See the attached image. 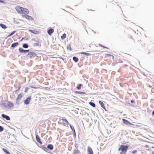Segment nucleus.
Here are the masks:
<instances>
[{"label":"nucleus","mask_w":154,"mask_h":154,"mask_svg":"<svg viewBox=\"0 0 154 154\" xmlns=\"http://www.w3.org/2000/svg\"><path fill=\"white\" fill-rule=\"evenodd\" d=\"M31 99V97H29L26 100H24V103L26 104H28L29 103Z\"/></svg>","instance_id":"obj_4"},{"label":"nucleus","mask_w":154,"mask_h":154,"mask_svg":"<svg viewBox=\"0 0 154 154\" xmlns=\"http://www.w3.org/2000/svg\"><path fill=\"white\" fill-rule=\"evenodd\" d=\"M129 146L128 145H121L120 147L118 149V151H122L120 153L121 154H126Z\"/></svg>","instance_id":"obj_2"},{"label":"nucleus","mask_w":154,"mask_h":154,"mask_svg":"<svg viewBox=\"0 0 154 154\" xmlns=\"http://www.w3.org/2000/svg\"><path fill=\"white\" fill-rule=\"evenodd\" d=\"M137 152V151L136 150H135L133 151L132 152V153L133 154H135V153H136Z\"/></svg>","instance_id":"obj_35"},{"label":"nucleus","mask_w":154,"mask_h":154,"mask_svg":"<svg viewBox=\"0 0 154 154\" xmlns=\"http://www.w3.org/2000/svg\"><path fill=\"white\" fill-rule=\"evenodd\" d=\"M99 103L100 104V105L104 109H105V106H104V105L103 103L101 101H99Z\"/></svg>","instance_id":"obj_17"},{"label":"nucleus","mask_w":154,"mask_h":154,"mask_svg":"<svg viewBox=\"0 0 154 154\" xmlns=\"http://www.w3.org/2000/svg\"><path fill=\"white\" fill-rule=\"evenodd\" d=\"M28 89H29L27 87H26L25 90V91H24L26 93L28 91Z\"/></svg>","instance_id":"obj_34"},{"label":"nucleus","mask_w":154,"mask_h":154,"mask_svg":"<svg viewBox=\"0 0 154 154\" xmlns=\"http://www.w3.org/2000/svg\"><path fill=\"white\" fill-rule=\"evenodd\" d=\"M105 57L107 58L110 57V59H111L112 60L114 59V57L113 55L109 54H105Z\"/></svg>","instance_id":"obj_9"},{"label":"nucleus","mask_w":154,"mask_h":154,"mask_svg":"<svg viewBox=\"0 0 154 154\" xmlns=\"http://www.w3.org/2000/svg\"><path fill=\"white\" fill-rule=\"evenodd\" d=\"M24 17H25V18L29 20H33V18L30 16L29 15H26L24 16Z\"/></svg>","instance_id":"obj_12"},{"label":"nucleus","mask_w":154,"mask_h":154,"mask_svg":"<svg viewBox=\"0 0 154 154\" xmlns=\"http://www.w3.org/2000/svg\"><path fill=\"white\" fill-rule=\"evenodd\" d=\"M73 154H81L79 150L78 149H75L73 152Z\"/></svg>","instance_id":"obj_15"},{"label":"nucleus","mask_w":154,"mask_h":154,"mask_svg":"<svg viewBox=\"0 0 154 154\" xmlns=\"http://www.w3.org/2000/svg\"><path fill=\"white\" fill-rule=\"evenodd\" d=\"M73 60L75 62H77L78 61V58L75 57H73Z\"/></svg>","instance_id":"obj_23"},{"label":"nucleus","mask_w":154,"mask_h":154,"mask_svg":"<svg viewBox=\"0 0 154 154\" xmlns=\"http://www.w3.org/2000/svg\"><path fill=\"white\" fill-rule=\"evenodd\" d=\"M19 50L21 53H25L29 52V50H24L22 49L21 48H19Z\"/></svg>","instance_id":"obj_8"},{"label":"nucleus","mask_w":154,"mask_h":154,"mask_svg":"<svg viewBox=\"0 0 154 154\" xmlns=\"http://www.w3.org/2000/svg\"><path fill=\"white\" fill-rule=\"evenodd\" d=\"M82 85L81 84H79L78 86H77L76 88L77 89L79 90L81 88V87Z\"/></svg>","instance_id":"obj_31"},{"label":"nucleus","mask_w":154,"mask_h":154,"mask_svg":"<svg viewBox=\"0 0 154 154\" xmlns=\"http://www.w3.org/2000/svg\"><path fill=\"white\" fill-rule=\"evenodd\" d=\"M2 117L3 118L7 120H9L10 119L9 116L4 114L2 115Z\"/></svg>","instance_id":"obj_7"},{"label":"nucleus","mask_w":154,"mask_h":154,"mask_svg":"<svg viewBox=\"0 0 154 154\" xmlns=\"http://www.w3.org/2000/svg\"><path fill=\"white\" fill-rule=\"evenodd\" d=\"M134 102V101L133 100H132L131 101V103H133Z\"/></svg>","instance_id":"obj_39"},{"label":"nucleus","mask_w":154,"mask_h":154,"mask_svg":"<svg viewBox=\"0 0 154 154\" xmlns=\"http://www.w3.org/2000/svg\"><path fill=\"white\" fill-rule=\"evenodd\" d=\"M22 97V95L21 94H19L18 95L17 97V98L16 100L18 101Z\"/></svg>","instance_id":"obj_20"},{"label":"nucleus","mask_w":154,"mask_h":154,"mask_svg":"<svg viewBox=\"0 0 154 154\" xmlns=\"http://www.w3.org/2000/svg\"><path fill=\"white\" fill-rule=\"evenodd\" d=\"M54 32V30L52 29H51L48 31V33L49 35H51V34Z\"/></svg>","instance_id":"obj_14"},{"label":"nucleus","mask_w":154,"mask_h":154,"mask_svg":"<svg viewBox=\"0 0 154 154\" xmlns=\"http://www.w3.org/2000/svg\"><path fill=\"white\" fill-rule=\"evenodd\" d=\"M103 47V48H106L107 49V48L106 47H104V46H103V47Z\"/></svg>","instance_id":"obj_40"},{"label":"nucleus","mask_w":154,"mask_h":154,"mask_svg":"<svg viewBox=\"0 0 154 154\" xmlns=\"http://www.w3.org/2000/svg\"><path fill=\"white\" fill-rule=\"evenodd\" d=\"M29 31L35 34H37L38 33V31L35 30L29 29Z\"/></svg>","instance_id":"obj_13"},{"label":"nucleus","mask_w":154,"mask_h":154,"mask_svg":"<svg viewBox=\"0 0 154 154\" xmlns=\"http://www.w3.org/2000/svg\"><path fill=\"white\" fill-rule=\"evenodd\" d=\"M48 148L49 149L51 150H52L53 149V146L52 144H49L47 146Z\"/></svg>","instance_id":"obj_18"},{"label":"nucleus","mask_w":154,"mask_h":154,"mask_svg":"<svg viewBox=\"0 0 154 154\" xmlns=\"http://www.w3.org/2000/svg\"><path fill=\"white\" fill-rule=\"evenodd\" d=\"M145 147L146 148H148V149H147L146 150H150L151 149V147H152V148H154V147H153V146H152V147H150V148L149 149V148H150L149 147V145H146L145 146Z\"/></svg>","instance_id":"obj_22"},{"label":"nucleus","mask_w":154,"mask_h":154,"mask_svg":"<svg viewBox=\"0 0 154 154\" xmlns=\"http://www.w3.org/2000/svg\"><path fill=\"white\" fill-rule=\"evenodd\" d=\"M89 104L91 105L93 107H95V104L93 103V102H90L89 103Z\"/></svg>","instance_id":"obj_28"},{"label":"nucleus","mask_w":154,"mask_h":154,"mask_svg":"<svg viewBox=\"0 0 154 154\" xmlns=\"http://www.w3.org/2000/svg\"><path fill=\"white\" fill-rule=\"evenodd\" d=\"M23 47L24 48H27L28 47V45L27 44H24L23 45Z\"/></svg>","instance_id":"obj_27"},{"label":"nucleus","mask_w":154,"mask_h":154,"mask_svg":"<svg viewBox=\"0 0 154 154\" xmlns=\"http://www.w3.org/2000/svg\"><path fill=\"white\" fill-rule=\"evenodd\" d=\"M36 138L37 141H38V143H39L40 144H42V142L40 138L39 137L38 135H36Z\"/></svg>","instance_id":"obj_10"},{"label":"nucleus","mask_w":154,"mask_h":154,"mask_svg":"<svg viewBox=\"0 0 154 154\" xmlns=\"http://www.w3.org/2000/svg\"><path fill=\"white\" fill-rule=\"evenodd\" d=\"M14 105L13 103L8 102L7 106L8 107L11 108V107H12Z\"/></svg>","instance_id":"obj_11"},{"label":"nucleus","mask_w":154,"mask_h":154,"mask_svg":"<svg viewBox=\"0 0 154 154\" xmlns=\"http://www.w3.org/2000/svg\"><path fill=\"white\" fill-rule=\"evenodd\" d=\"M0 2L5 3V2L3 1V0H0Z\"/></svg>","instance_id":"obj_36"},{"label":"nucleus","mask_w":154,"mask_h":154,"mask_svg":"<svg viewBox=\"0 0 154 154\" xmlns=\"http://www.w3.org/2000/svg\"><path fill=\"white\" fill-rule=\"evenodd\" d=\"M61 120L63 122H65L67 124H69V122L66 119H61Z\"/></svg>","instance_id":"obj_26"},{"label":"nucleus","mask_w":154,"mask_h":154,"mask_svg":"<svg viewBox=\"0 0 154 154\" xmlns=\"http://www.w3.org/2000/svg\"><path fill=\"white\" fill-rule=\"evenodd\" d=\"M122 120L123 121V123L125 125H129L131 124L127 120L125 119H122Z\"/></svg>","instance_id":"obj_5"},{"label":"nucleus","mask_w":154,"mask_h":154,"mask_svg":"<svg viewBox=\"0 0 154 154\" xmlns=\"http://www.w3.org/2000/svg\"><path fill=\"white\" fill-rule=\"evenodd\" d=\"M19 44L18 42H15L12 44L11 47L12 48H14L15 47L17 46Z\"/></svg>","instance_id":"obj_16"},{"label":"nucleus","mask_w":154,"mask_h":154,"mask_svg":"<svg viewBox=\"0 0 154 154\" xmlns=\"http://www.w3.org/2000/svg\"><path fill=\"white\" fill-rule=\"evenodd\" d=\"M152 154H154V151H153L152 153Z\"/></svg>","instance_id":"obj_43"},{"label":"nucleus","mask_w":154,"mask_h":154,"mask_svg":"<svg viewBox=\"0 0 154 154\" xmlns=\"http://www.w3.org/2000/svg\"><path fill=\"white\" fill-rule=\"evenodd\" d=\"M152 114L154 115V110L153 111V112H152Z\"/></svg>","instance_id":"obj_42"},{"label":"nucleus","mask_w":154,"mask_h":154,"mask_svg":"<svg viewBox=\"0 0 154 154\" xmlns=\"http://www.w3.org/2000/svg\"><path fill=\"white\" fill-rule=\"evenodd\" d=\"M30 87L31 88H34V89H36V88L35 87H34L32 86H31Z\"/></svg>","instance_id":"obj_38"},{"label":"nucleus","mask_w":154,"mask_h":154,"mask_svg":"<svg viewBox=\"0 0 154 154\" xmlns=\"http://www.w3.org/2000/svg\"><path fill=\"white\" fill-rule=\"evenodd\" d=\"M100 45V46L101 47H103V46L102 45Z\"/></svg>","instance_id":"obj_41"},{"label":"nucleus","mask_w":154,"mask_h":154,"mask_svg":"<svg viewBox=\"0 0 154 154\" xmlns=\"http://www.w3.org/2000/svg\"><path fill=\"white\" fill-rule=\"evenodd\" d=\"M80 54H85L87 56H90L91 55V54L89 53H86V52H81L80 53Z\"/></svg>","instance_id":"obj_21"},{"label":"nucleus","mask_w":154,"mask_h":154,"mask_svg":"<svg viewBox=\"0 0 154 154\" xmlns=\"http://www.w3.org/2000/svg\"><path fill=\"white\" fill-rule=\"evenodd\" d=\"M88 154H94L92 149L90 147H88Z\"/></svg>","instance_id":"obj_6"},{"label":"nucleus","mask_w":154,"mask_h":154,"mask_svg":"<svg viewBox=\"0 0 154 154\" xmlns=\"http://www.w3.org/2000/svg\"><path fill=\"white\" fill-rule=\"evenodd\" d=\"M77 93H78V94H82V93H83V92H80V91H78L77 92Z\"/></svg>","instance_id":"obj_37"},{"label":"nucleus","mask_w":154,"mask_h":154,"mask_svg":"<svg viewBox=\"0 0 154 154\" xmlns=\"http://www.w3.org/2000/svg\"><path fill=\"white\" fill-rule=\"evenodd\" d=\"M67 49L70 51L72 50V48L70 45H69L68 46H67Z\"/></svg>","instance_id":"obj_29"},{"label":"nucleus","mask_w":154,"mask_h":154,"mask_svg":"<svg viewBox=\"0 0 154 154\" xmlns=\"http://www.w3.org/2000/svg\"><path fill=\"white\" fill-rule=\"evenodd\" d=\"M3 130V127L1 126H0V132L2 131Z\"/></svg>","instance_id":"obj_33"},{"label":"nucleus","mask_w":154,"mask_h":154,"mask_svg":"<svg viewBox=\"0 0 154 154\" xmlns=\"http://www.w3.org/2000/svg\"><path fill=\"white\" fill-rule=\"evenodd\" d=\"M36 54L33 52H30L28 54V56L30 58H32V57H35L36 56Z\"/></svg>","instance_id":"obj_3"},{"label":"nucleus","mask_w":154,"mask_h":154,"mask_svg":"<svg viewBox=\"0 0 154 154\" xmlns=\"http://www.w3.org/2000/svg\"><path fill=\"white\" fill-rule=\"evenodd\" d=\"M66 37V34L64 33L61 36V38L62 39H63L65 38Z\"/></svg>","instance_id":"obj_25"},{"label":"nucleus","mask_w":154,"mask_h":154,"mask_svg":"<svg viewBox=\"0 0 154 154\" xmlns=\"http://www.w3.org/2000/svg\"><path fill=\"white\" fill-rule=\"evenodd\" d=\"M15 9L18 13L20 14L27 15L29 13V11L27 9L20 6L16 7Z\"/></svg>","instance_id":"obj_1"},{"label":"nucleus","mask_w":154,"mask_h":154,"mask_svg":"<svg viewBox=\"0 0 154 154\" xmlns=\"http://www.w3.org/2000/svg\"><path fill=\"white\" fill-rule=\"evenodd\" d=\"M0 26L3 29H6L7 27L5 25V24H2V23H1L0 24Z\"/></svg>","instance_id":"obj_19"},{"label":"nucleus","mask_w":154,"mask_h":154,"mask_svg":"<svg viewBox=\"0 0 154 154\" xmlns=\"http://www.w3.org/2000/svg\"><path fill=\"white\" fill-rule=\"evenodd\" d=\"M70 127L71 128V129L75 133V130L74 127L72 126L71 125H70Z\"/></svg>","instance_id":"obj_30"},{"label":"nucleus","mask_w":154,"mask_h":154,"mask_svg":"<svg viewBox=\"0 0 154 154\" xmlns=\"http://www.w3.org/2000/svg\"><path fill=\"white\" fill-rule=\"evenodd\" d=\"M15 32V31L12 32L9 35H8V37L10 36L11 35L14 34Z\"/></svg>","instance_id":"obj_32"},{"label":"nucleus","mask_w":154,"mask_h":154,"mask_svg":"<svg viewBox=\"0 0 154 154\" xmlns=\"http://www.w3.org/2000/svg\"><path fill=\"white\" fill-rule=\"evenodd\" d=\"M2 150L6 154H11L8 150L5 149L3 148Z\"/></svg>","instance_id":"obj_24"}]
</instances>
